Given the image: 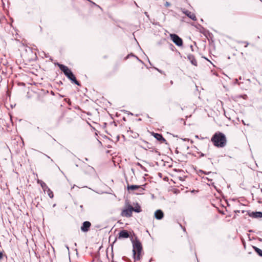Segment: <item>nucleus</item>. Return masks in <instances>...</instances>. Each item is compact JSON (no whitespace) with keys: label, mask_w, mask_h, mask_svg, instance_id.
Returning <instances> with one entry per match:
<instances>
[{"label":"nucleus","mask_w":262,"mask_h":262,"mask_svg":"<svg viewBox=\"0 0 262 262\" xmlns=\"http://www.w3.org/2000/svg\"><path fill=\"white\" fill-rule=\"evenodd\" d=\"M46 155V156L48 158L50 159H51V161L52 162H53V160L52 159H51V158H50V157L49 156H47V155Z\"/></svg>","instance_id":"393cba45"},{"label":"nucleus","mask_w":262,"mask_h":262,"mask_svg":"<svg viewBox=\"0 0 262 262\" xmlns=\"http://www.w3.org/2000/svg\"><path fill=\"white\" fill-rule=\"evenodd\" d=\"M133 211L139 213L141 211V209L140 206L137 204L135 207H133Z\"/></svg>","instance_id":"f3484780"},{"label":"nucleus","mask_w":262,"mask_h":262,"mask_svg":"<svg viewBox=\"0 0 262 262\" xmlns=\"http://www.w3.org/2000/svg\"><path fill=\"white\" fill-rule=\"evenodd\" d=\"M129 237V232L128 231L125 230H122L120 231L118 235V238H127Z\"/></svg>","instance_id":"6e6552de"},{"label":"nucleus","mask_w":262,"mask_h":262,"mask_svg":"<svg viewBox=\"0 0 262 262\" xmlns=\"http://www.w3.org/2000/svg\"><path fill=\"white\" fill-rule=\"evenodd\" d=\"M83 165L82 166V168L86 170L89 172H91L92 171H93L94 170V168L90 165H88L86 164L85 163H84Z\"/></svg>","instance_id":"4468645a"},{"label":"nucleus","mask_w":262,"mask_h":262,"mask_svg":"<svg viewBox=\"0 0 262 262\" xmlns=\"http://www.w3.org/2000/svg\"><path fill=\"white\" fill-rule=\"evenodd\" d=\"M3 257V253L2 252H0V259H1Z\"/></svg>","instance_id":"4be33fe9"},{"label":"nucleus","mask_w":262,"mask_h":262,"mask_svg":"<svg viewBox=\"0 0 262 262\" xmlns=\"http://www.w3.org/2000/svg\"><path fill=\"white\" fill-rule=\"evenodd\" d=\"M200 172H202V173H205V174H209V173H211V172H210V171L208 172H206L204 171H203V170H200Z\"/></svg>","instance_id":"aec40b11"},{"label":"nucleus","mask_w":262,"mask_h":262,"mask_svg":"<svg viewBox=\"0 0 262 262\" xmlns=\"http://www.w3.org/2000/svg\"><path fill=\"white\" fill-rule=\"evenodd\" d=\"M38 183L40 184V185H41L42 189L44 190V191H46V190H47L48 188H49V187H48V186L46 185V184L45 182H43L41 181H40L38 180Z\"/></svg>","instance_id":"2eb2a0df"},{"label":"nucleus","mask_w":262,"mask_h":262,"mask_svg":"<svg viewBox=\"0 0 262 262\" xmlns=\"http://www.w3.org/2000/svg\"><path fill=\"white\" fill-rule=\"evenodd\" d=\"M187 58L189 60L192 64L196 66L197 61L193 55L189 54L187 56Z\"/></svg>","instance_id":"ddd939ff"},{"label":"nucleus","mask_w":262,"mask_h":262,"mask_svg":"<svg viewBox=\"0 0 262 262\" xmlns=\"http://www.w3.org/2000/svg\"><path fill=\"white\" fill-rule=\"evenodd\" d=\"M137 165H138V166H140V167L142 169H144V170H145V168L144 166H142L140 163H137Z\"/></svg>","instance_id":"6ab92c4d"},{"label":"nucleus","mask_w":262,"mask_h":262,"mask_svg":"<svg viewBox=\"0 0 262 262\" xmlns=\"http://www.w3.org/2000/svg\"><path fill=\"white\" fill-rule=\"evenodd\" d=\"M50 198H53L54 196L53 192L51 191V190L49 188L46 191Z\"/></svg>","instance_id":"a211bd4d"},{"label":"nucleus","mask_w":262,"mask_h":262,"mask_svg":"<svg viewBox=\"0 0 262 262\" xmlns=\"http://www.w3.org/2000/svg\"><path fill=\"white\" fill-rule=\"evenodd\" d=\"M235 82H236V83H237V79H236Z\"/></svg>","instance_id":"473e14b6"},{"label":"nucleus","mask_w":262,"mask_h":262,"mask_svg":"<svg viewBox=\"0 0 262 262\" xmlns=\"http://www.w3.org/2000/svg\"><path fill=\"white\" fill-rule=\"evenodd\" d=\"M260 191L262 192V188L260 189Z\"/></svg>","instance_id":"72a5a7b5"},{"label":"nucleus","mask_w":262,"mask_h":262,"mask_svg":"<svg viewBox=\"0 0 262 262\" xmlns=\"http://www.w3.org/2000/svg\"><path fill=\"white\" fill-rule=\"evenodd\" d=\"M85 161H88V158H85Z\"/></svg>","instance_id":"c756f323"},{"label":"nucleus","mask_w":262,"mask_h":262,"mask_svg":"<svg viewBox=\"0 0 262 262\" xmlns=\"http://www.w3.org/2000/svg\"><path fill=\"white\" fill-rule=\"evenodd\" d=\"M170 37L172 41L178 46H182L183 45L182 39L177 34H170Z\"/></svg>","instance_id":"39448f33"},{"label":"nucleus","mask_w":262,"mask_h":262,"mask_svg":"<svg viewBox=\"0 0 262 262\" xmlns=\"http://www.w3.org/2000/svg\"><path fill=\"white\" fill-rule=\"evenodd\" d=\"M249 45V43L248 42L246 43V45L245 46V47H247L248 46V45Z\"/></svg>","instance_id":"bb28decb"},{"label":"nucleus","mask_w":262,"mask_h":262,"mask_svg":"<svg viewBox=\"0 0 262 262\" xmlns=\"http://www.w3.org/2000/svg\"><path fill=\"white\" fill-rule=\"evenodd\" d=\"M164 216V213L161 210H157L155 212V217L157 220H161Z\"/></svg>","instance_id":"f8f14e48"},{"label":"nucleus","mask_w":262,"mask_h":262,"mask_svg":"<svg viewBox=\"0 0 262 262\" xmlns=\"http://www.w3.org/2000/svg\"><path fill=\"white\" fill-rule=\"evenodd\" d=\"M145 185H127V189L128 190H135L139 189V191L140 193H142L143 190H144V187Z\"/></svg>","instance_id":"423d86ee"},{"label":"nucleus","mask_w":262,"mask_h":262,"mask_svg":"<svg viewBox=\"0 0 262 262\" xmlns=\"http://www.w3.org/2000/svg\"><path fill=\"white\" fill-rule=\"evenodd\" d=\"M182 12L184 14H185L186 15H187L189 18H191L193 20H196V18L195 15V14L193 13H191V12L189 11L188 10H185V9H183L182 10Z\"/></svg>","instance_id":"1a4fd4ad"},{"label":"nucleus","mask_w":262,"mask_h":262,"mask_svg":"<svg viewBox=\"0 0 262 262\" xmlns=\"http://www.w3.org/2000/svg\"><path fill=\"white\" fill-rule=\"evenodd\" d=\"M80 207L81 209H82V208H83V205H80Z\"/></svg>","instance_id":"cd10ccee"},{"label":"nucleus","mask_w":262,"mask_h":262,"mask_svg":"<svg viewBox=\"0 0 262 262\" xmlns=\"http://www.w3.org/2000/svg\"><path fill=\"white\" fill-rule=\"evenodd\" d=\"M248 215L249 216L253 218H261L262 217V212L256 211L249 212Z\"/></svg>","instance_id":"9d476101"},{"label":"nucleus","mask_w":262,"mask_h":262,"mask_svg":"<svg viewBox=\"0 0 262 262\" xmlns=\"http://www.w3.org/2000/svg\"><path fill=\"white\" fill-rule=\"evenodd\" d=\"M144 14H145L146 16H148L147 12H145L144 13Z\"/></svg>","instance_id":"a878e982"},{"label":"nucleus","mask_w":262,"mask_h":262,"mask_svg":"<svg viewBox=\"0 0 262 262\" xmlns=\"http://www.w3.org/2000/svg\"><path fill=\"white\" fill-rule=\"evenodd\" d=\"M241 97H243L244 99H246L247 97V95H245L244 96H240Z\"/></svg>","instance_id":"b1692460"},{"label":"nucleus","mask_w":262,"mask_h":262,"mask_svg":"<svg viewBox=\"0 0 262 262\" xmlns=\"http://www.w3.org/2000/svg\"><path fill=\"white\" fill-rule=\"evenodd\" d=\"M153 136L158 141H160L161 143L165 142L166 140L163 137L161 134L158 133H152Z\"/></svg>","instance_id":"9b49d317"},{"label":"nucleus","mask_w":262,"mask_h":262,"mask_svg":"<svg viewBox=\"0 0 262 262\" xmlns=\"http://www.w3.org/2000/svg\"><path fill=\"white\" fill-rule=\"evenodd\" d=\"M214 146L218 147L225 146L227 143L225 135L221 132L216 133L214 134L211 139Z\"/></svg>","instance_id":"f257e3e1"},{"label":"nucleus","mask_w":262,"mask_h":262,"mask_svg":"<svg viewBox=\"0 0 262 262\" xmlns=\"http://www.w3.org/2000/svg\"><path fill=\"white\" fill-rule=\"evenodd\" d=\"M133 243V255L134 258L137 260L140 259V256L142 250V245L140 242L136 238L135 240L131 239Z\"/></svg>","instance_id":"7ed1b4c3"},{"label":"nucleus","mask_w":262,"mask_h":262,"mask_svg":"<svg viewBox=\"0 0 262 262\" xmlns=\"http://www.w3.org/2000/svg\"><path fill=\"white\" fill-rule=\"evenodd\" d=\"M135 4H136V5L137 6H138V5H137V4L136 2H135Z\"/></svg>","instance_id":"2f4dec72"},{"label":"nucleus","mask_w":262,"mask_h":262,"mask_svg":"<svg viewBox=\"0 0 262 262\" xmlns=\"http://www.w3.org/2000/svg\"><path fill=\"white\" fill-rule=\"evenodd\" d=\"M57 65L59 68L60 70L63 72L66 76L68 77L73 83L77 85H80V83L76 80V78L73 72L67 66L59 63H57Z\"/></svg>","instance_id":"f03ea898"},{"label":"nucleus","mask_w":262,"mask_h":262,"mask_svg":"<svg viewBox=\"0 0 262 262\" xmlns=\"http://www.w3.org/2000/svg\"><path fill=\"white\" fill-rule=\"evenodd\" d=\"M242 122H243V123L244 125H246V124H245V122H244L243 120L242 121Z\"/></svg>","instance_id":"c85d7f7f"},{"label":"nucleus","mask_w":262,"mask_h":262,"mask_svg":"<svg viewBox=\"0 0 262 262\" xmlns=\"http://www.w3.org/2000/svg\"><path fill=\"white\" fill-rule=\"evenodd\" d=\"M180 226L183 229L184 231H186V229H185V227H183L181 225H180Z\"/></svg>","instance_id":"5701e85b"},{"label":"nucleus","mask_w":262,"mask_h":262,"mask_svg":"<svg viewBox=\"0 0 262 262\" xmlns=\"http://www.w3.org/2000/svg\"><path fill=\"white\" fill-rule=\"evenodd\" d=\"M133 211V207L130 204L126 205V208L122 210L121 215L122 216L129 217L132 215Z\"/></svg>","instance_id":"20e7f679"},{"label":"nucleus","mask_w":262,"mask_h":262,"mask_svg":"<svg viewBox=\"0 0 262 262\" xmlns=\"http://www.w3.org/2000/svg\"><path fill=\"white\" fill-rule=\"evenodd\" d=\"M170 5V4L169 2H166L165 3V7H168V6H169Z\"/></svg>","instance_id":"412c9836"},{"label":"nucleus","mask_w":262,"mask_h":262,"mask_svg":"<svg viewBox=\"0 0 262 262\" xmlns=\"http://www.w3.org/2000/svg\"><path fill=\"white\" fill-rule=\"evenodd\" d=\"M253 248L254 249L255 251L257 253V254H258V255L262 257V250L261 249L255 246H253Z\"/></svg>","instance_id":"dca6fc26"},{"label":"nucleus","mask_w":262,"mask_h":262,"mask_svg":"<svg viewBox=\"0 0 262 262\" xmlns=\"http://www.w3.org/2000/svg\"><path fill=\"white\" fill-rule=\"evenodd\" d=\"M91 226V223L89 221H85L82 223L80 229L82 232H86L89 230Z\"/></svg>","instance_id":"0eeeda50"},{"label":"nucleus","mask_w":262,"mask_h":262,"mask_svg":"<svg viewBox=\"0 0 262 262\" xmlns=\"http://www.w3.org/2000/svg\"><path fill=\"white\" fill-rule=\"evenodd\" d=\"M66 248H67L69 250V247L68 246H66Z\"/></svg>","instance_id":"7c9ffc66"}]
</instances>
